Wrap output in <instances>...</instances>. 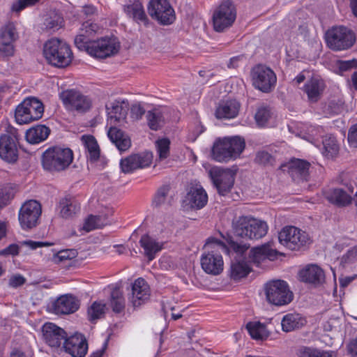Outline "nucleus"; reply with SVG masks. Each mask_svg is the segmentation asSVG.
<instances>
[{"label":"nucleus","instance_id":"f257e3e1","mask_svg":"<svg viewBox=\"0 0 357 357\" xmlns=\"http://www.w3.org/2000/svg\"><path fill=\"white\" fill-rule=\"evenodd\" d=\"M228 252L229 248L223 241L213 237L208 238L200 259L202 268L207 274H220L224 269L222 254Z\"/></svg>","mask_w":357,"mask_h":357},{"label":"nucleus","instance_id":"f03ea898","mask_svg":"<svg viewBox=\"0 0 357 357\" xmlns=\"http://www.w3.org/2000/svg\"><path fill=\"white\" fill-rule=\"evenodd\" d=\"M73 160V152L68 147L50 146L42 155L43 169L52 174L66 170Z\"/></svg>","mask_w":357,"mask_h":357},{"label":"nucleus","instance_id":"7ed1b4c3","mask_svg":"<svg viewBox=\"0 0 357 357\" xmlns=\"http://www.w3.org/2000/svg\"><path fill=\"white\" fill-rule=\"evenodd\" d=\"M245 146L244 139L238 136L218 139L213 144L212 158L219 162L236 160L243 151Z\"/></svg>","mask_w":357,"mask_h":357},{"label":"nucleus","instance_id":"20e7f679","mask_svg":"<svg viewBox=\"0 0 357 357\" xmlns=\"http://www.w3.org/2000/svg\"><path fill=\"white\" fill-rule=\"evenodd\" d=\"M43 54L49 64L59 68L68 66L73 59L70 45L58 38L50 39L45 43Z\"/></svg>","mask_w":357,"mask_h":357},{"label":"nucleus","instance_id":"39448f33","mask_svg":"<svg viewBox=\"0 0 357 357\" xmlns=\"http://www.w3.org/2000/svg\"><path fill=\"white\" fill-rule=\"evenodd\" d=\"M264 291L268 303L275 306H284L294 299V294L288 282L283 280H271L264 284Z\"/></svg>","mask_w":357,"mask_h":357},{"label":"nucleus","instance_id":"423d86ee","mask_svg":"<svg viewBox=\"0 0 357 357\" xmlns=\"http://www.w3.org/2000/svg\"><path fill=\"white\" fill-rule=\"evenodd\" d=\"M279 242L287 249L291 251L305 250L310 243L309 235L294 226H286L278 234Z\"/></svg>","mask_w":357,"mask_h":357},{"label":"nucleus","instance_id":"0eeeda50","mask_svg":"<svg viewBox=\"0 0 357 357\" xmlns=\"http://www.w3.org/2000/svg\"><path fill=\"white\" fill-rule=\"evenodd\" d=\"M43 113V103L35 97H30L17 107L15 118L18 124H27L41 119Z\"/></svg>","mask_w":357,"mask_h":357},{"label":"nucleus","instance_id":"6e6552de","mask_svg":"<svg viewBox=\"0 0 357 357\" xmlns=\"http://www.w3.org/2000/svg\"><path fill=\"white\" fill-rule=\"evenodd\" d=\"M20 135L17 129L8 128L0 135V158L9 164L16 162L19 157Z\"/></svg>","mask_w":357,"mask_h":357},{"label":"nucleus","instance_id":"1a4fd4ad","mask_svg":"<svg viewBox=\"0 0 357 357\" xmlns=\"http://www.w3.org/2000/svg\"><path fill=\"white\" fill-rule=\"evenodd\" d=\"M236 8L231 0H224L214 10L212 17L213 29L222 32L233 25L236 19Z\"/></svg>","mask_w":357,"mask_h":357},{"label":"nucleus","instance_id":"9d476101","mask_svg":"<svg viewBox=\"0 0 357 357\" xmlns=\"http://www.w3.org/2000/svg\"><path fill=\"white\" fill-rule=\"evenodd\" d=\"M328 46L333 50L340 51L351 47L355 43L353 31L343 26H336L328 30L326 34Z\"/></svg>","mask_w":357,"mask_h":357},{"label":"nucleus","instance_id":"9b49d317","mask_svg":"<svg viewBox=\"0 0 357 357\" xmlns=\"http://www.w3.org/2000/svg\"><path fill=\"white\" fill-rule=\"evenodd\" d=\"M59 98L67 110L84 113L91 107V98L75 89L63 90L59 93Z\"/></svg>","mask_w":357,"mask_h":357},{"label":"nucleus","instance_id":"f8f14e48","mask_svg":"<svg viewBox=\"0 0 357 357\" xmlns=\"http://www.w3.org/2000/svg\"><path fill=\"white\" fill-rule=\"evenodd\" d=\"M42 206L39 202L31 199L25 202L18 213V220L23 230L36 227L40 222Z\"/></svg>","mask_w":357,"mask_h":357},{"label":"nucleus","instance_id":"ddd939ff","mask_svg":"<svg viewBox=\"0 0 357 357\" xmlns=\"http://www.w3.org/2000/svg\"><path fill=\"white\" fill-rule=\"evenodd\" d=\"M253 86L263 93H269L276 85L277 77L274 71L265 65L258 64L251 70Z\"/></svg>","mask_w":357,"mask_h":357},{"label":"nucleus","instance_id":"4468645a","mask_svg":"<svg viewBox=\"0 0 357 357\" xmlns=\"http://www.w3.org/2000/svg\"><path fill=\"white\" fill-rule=\"evenodd\" d=\"M208 175L219 195L225 196L230 192L234 184L236 171L214 167L209 170Z\"/></svg>","mask_w":357,"mask_h":357},{"label":"nucleus","instance_id":"2eb2a0df","mask_svg":"<svg viewBox=\"0 0 357 357\" xmlns=\"http://www.w3.org/2000/svg\"><path fill=\"white\" fill-rule=\"evenodd\" d=\"M150 16L160 24H172L175 19V12L167 0H151L148 6Z\"/></svg>","mask_w":357,"mask_h":357},{"label":"nucleus","instance_id":"dca6fc26","mask_svg":"<svg viewBox=\"0 0 357 357\" xmlns=\"http://www.w3.org/2000/svg\"><path fill=\"white\" fill-rule=\"evenodd\" d=\"M19 35L13 22H8L0 30V58L8 59L14 55L15 48L14 43Z\"/></svg>","mask_w":357,"mask_h":357},{"label":"nucleus","instance_id":"f3484780","mask_svg":"<svg viewBox=\"0 0 357 357\" xmlns=\"http://www.w3.org/2000/svg\"><path fill=\"white\" fill-rule=\"evenodd\" d=\"M88 48L87 54L96 59H105L119 50L114 40L107 37L93 40Z\"/></svg>","mask_w":357,"mask_h":357},{"label":"nucleus","instance_id":"a211bd4d","mask_svg":"<svg viewBox=\"0 0 357 357\" xmlns=\"http://www.w3.org/2000/svg\"><path fill=\"white\" fill-rule=\"evenodd\" d=\"M152 154L149 152L132 154L120 161V167L125 174H130L139 169H144L151 165Z\"/></svg>","mask_w":357,"mask_h":357},{"label":"nucleus","instance_id":"6ab92c4d","mask_svg":"<svg viewBox=\"0 0 357 357\" xmlns=\"http://www.w3.org/2000/svg\"><path fill=\"white\" fill-rule=\"evenodd\" d=\"M63 347L72 357H84L88 351L87 341L83 335L79 333L66 337Z\"/></svg>","mask_w":357,"mask_h":357},{"label":"nucleus","instance_id":"aec40b11","mask_svg":"<svg viewBox=\"0 0 357 357\" xmlns=\"http://www.w3.org/2000/svg\"><path fill=\"white\" fill-rule=\"evenodd\" d=\"M44 340L51 347H59L63 342L67 334L61 328L50 322L45 323L42 327Z\"/></svg>","mask_w":357,"mask_h":357},{"label":"nucleus","instance_id":"412c9836","mask_svg":"<svg viewBox=\"0 0 357 357\" xmlns=\"http://www.w3.org/2000/svg\"><path fill=\"white\" fill-rule=\"evenodd\" d=\"M79 301L71 294H66L58 298L53 303V310L56 314H70L79 308Z\"/></svg>","mask_w":357,"mask_h":357},{"label":"nucleus","instance_id":"4be33fe9","mask_svg":"<svg viewBox=\"0 0 357 357\" xmlns=\"http://www.w3.org/2000/svg\"><path fill=\"white\" fill-rule=\"evenodd\" d=\"M278 255H282L276 250L273 249L269 245L264 244L259 247L252 248L249 252V262L259 266L261 262L266 259L273 261Z\"/></svg>","mask_w":357,"mask_h":357},{"label":"nucleus","instance_id":"5701e85b","mask_svg":"<svg viewBox=\"0 0 357 357\" xmlns=\"http://www.w3.org/2000/svg\"><path fill=\"white\" fill-rule=\"evenodd\" d=\"M150 287L144 278L136 279L132 285L131 302L133 306H140L147 301L150 298Z\"/></svg>","mask_w":357,"mask_h":357},{"label":"nucleus","instance_id":"b1692460","mask_svg":"<svg viewBox=\"0 0 357 357\" xmlns=\"http://www.w3.org/2000/svg\"><path fill=\"white\" fill-rule=\"evenodd\" d=\"M288 168V172L294 180L307 181L310 163L303 159L293 158L287 165H282L281 168Z\"/></svg>","mask_w":357,"mask_h":357},{"label":"nucleus","instance_id":"393cba45","mask_svg":"<svg viewBox=\"0 0 357 357\" xmlns=\"http://www.w3.org/2000/svg\"><path fill=\"white\" fill-rule=\"evenodd\" d=\"M165 243V241H159L149 234L142 235L139 240V245L144 250V255L149 261H153L156 257V255L163 249Z\"/></svg>","mask_w":357,"mask_h":357},{"label":"nucleus","instance_id":"a878e982","mask_svg":"<svg viewBox=\"0 0 357 357\" xmlns=\"http://www.w3.org/2000/svg\"><path fill=\"white\" fill-rule=\"evenodd\" d=\"M129 104L127 100H115L107 112V124L118 125L123 121L127 116Z\"/></svg>","mask_w":357,"mask_h":357},{"label":"nucleus","instance_id":"bb28decb","mask_svg":"<svg viewBox=\"0 0 357 357\" xmlns=\"http://www.w3.org/2000/svg\"><path fill=\"white\" fill-rule=\"evenodd\" d=\"M240 103L235 99H228L220 102L215 109V117L218 119L235 118L239 112Z\"/></svg>","mask_w":357,"mask_h":357},{"label":"nucleus","instance_id":"cd10ccee","mask_svg":"<svg viewBox=\"0 0 357 357\" xmlns=\"http://www.w3.org/2000/svg\"><path fill=\"white\" fill-rule=\"evenodd\" d=\"M82 141L87 161L92 164H96L100 160V149L95 137L93 135H83Z\"/></svg>","mask_w":357,"mask_h":357},{"label":"nucleus","instance_id":"c85d7f7f","mask_svg":"<svg viewBox=\"0 0 357 357\" xmlns=\"http://www.w3.org/2000/svg\"><path fill=\"white\" fill-rule=\"evenodd\" d=\"M301 280L306 283L320 284L325 278L324 271L316 264H310L299 273Z\"/></svg>","mask_w":357,"mask_h":357},{"label":"nucleus","instance_id":"c756f323","mask_svg":"<svg viewBox=\"0 0 357 357\" xmlns=\"http://www.w3.org/2000/svg\"><path fill=\"white\" fill-rule=\"evenodd\" d=\"M60 215L65 219L72 218L80 211V204L67 195L59 202Z\"/></svg>","mask_w":357,"mask_h":357},{"label":"nucleus","instance_id":"7c9ffc66","mask_svg":"<svg viewBox=\"0 0 357 357\" xmlns=\"http://www.w3.org/2000/svg\"><path fill=\"white\" fill-rule=\"evenodd\" d=\"M116 126V125H110V128L107 131V136L119 151H125L131 146L130 139L124 136L122 130L117 128Z\"/></svg>","mask_w":357,"mask_h":357},{"label":"nucleus","instance_id":"2f4dec72","mask_svg":"<svg viewBox=\"0 0 357 357\" xmlns=\"http://www.w3.org/2000/svg\"><path fill=\"white\" fill-rule=\"evenodd\" d=\"M325 197L331 204L337 206H346L351 203L350 194L341 188L330 189L325 192Z\"/></svg>","mask_w":357,"mask_h":357},{"label":"nucleus","instance_id":"473e14b6","mask_svg":"<svg viewBox=\"0 0 357 357\" xmlns=\"http://www.w3.org/2000/svg\"><path fill=\"white\" fill-rule=\"evenodd\" d=\"M189 204L193 208L201 209L208 202V195L205 190L202 187L191 188L187 195Z\"/></svg>","mask_w":357,"mask_h":357},{"label":"nucleus","instance_id":"72a5a7b5","mask_svg":"<svg viewBox=\"0 0 357 357\" xmlns=\"http://www.w3.org/2000/svg\"><path fill=\"white\" fill-rule=\"evenodd\" d=\"M50 134V129L45 125H36L26 132V141L32 144L45 141Z\"/></svg>","mask_w":357,"mask_h":357},{"label":"nucleus","instance_id":"f704fd0d","mask_svg":"<svg viewBox=\"0 0 357 357\" xmlns=\"http://www.w3.org/2000/svg\"><path fill=\"white\" fill-rule=\"evenodd\" d=\"M324 89V84L321 80L312 78L304 85V91L307 93L310 101L315 102L318 101Z\"/></svg>","mask_w":357,"mask_h":357},{"label":"nucleus","instance_id":"c9c22d12","mask_svg":"<svg viewBox=\"0 0 357 357\" xmlns=\"http://www.w3.org/2000/svg\"><path fill=\"white\" fill-rule=\"evenodd\" d=\"M306 323L305 319L298 313H289L282 319V328L285 332H290L299 328Z\"/></svg>","mask_w":357,"mask_h":357},{"label":"nucleus","instance_id":"e433bc0d","mask_svg":"<svg viewBox=\"0 0 357 357\" xmlns=\"http://www.w3.org/2000/svg\"><path fill=\"white\" fill-rule=\"evenodd\" d=\"M252 270L250 264L247 261H232L230 266L229 276L233 280L238 281L247 277Z\"/></svg>","mask_w":357,"mask_h":357},{"label":"nucleus","instance_id":"4c0bfd02","mask_svg":"<svg viewBox=\"0 0 357 357\" xmlns=\"http://www.w3.org/2000/svg\"><path fill=\"white\" fill-rule=\"evenodd\" d=\"M250 215H242L233 222V230L236 236L250 239Z\"/></svg>","mask_w":357,"mask_h":357},{"label":"nucleus","instance_id":"58836bf2","mask_svg":"<svg viewBox=\"0 0 357 357\" xmlns=\"http://www.w3.org/2000/svg\"><path fill=\"white\" fill-rule=\"evenodd\" d=\"M250 239H259L264 237L268 231V227L265 221L256 219L250 215Z\"/></svg>","mask_w":357,"mask_h":357},{"label":"nucleus","instance_id":"ea45409f","mask_svg":"<svg viewBox=\"0 0 357 357\" xmlns=\"http://www.w3.org/2000/svg\"><path fill=\"white\" fill-rule=\"evenodd\" d=\"M108 224H109V220L105 215H89L84 221L83 229L86 231H91L101 229Z\"/></svg>","mask_w":357,"mask_h":357},{"label":"nucleus","instance_id":"a19ab883","mask_svg":"<svg viewBox=\"0 0 357 357\" xmlns=\"http://www.w3.org/2000/svg\"><path fill=\"white\" fill-rule=\"evenodd\" d=\"M323 147L321 153L327 158H333L337 156L339 152V145L334 136H326L322 142Z\"/></svg>","mask_w":357,"mask_h":357},{"label":"nucleus","instance_id":"79ce46f5","mask_svg":"<svg viewBox=\"0 0 357 357\" xmlns=\"http://www.w3.org/2000/svg\"><path fill=\"white\" fill-rule=\"evenodd\" d=\"M109 305L114 312L121 313L123 312L126 307V302L123 291L120 288L116 287L112 291Z\"/></svg>","mask_w":357,"mask_h":357},{"label":"nucleus","instance_id":"37998d69","mask_svg":"<svg viewBox=\"0 0 357 357\" xmlns=\"http://www.w3.org/2000/svg\"><path fill=\"white\" fill-rule=\"evenodd\" d=\"M245 328L254 340H263L267 337L266 326L259 321H250Z\"/></svg>","mask_w":357,"mask_h":357},{"label":"nucleus","instance_id":"c03bdc74","mask_svg":"<svg viewBox=\"0 0 357 357\" xmlns=\"http://www.w3.org/2000/svg\"><path fill=\"white\" fill-rule=\"evenodd\" d=\"M106 305L100 301H94L87 310L88 319L94 322L105 313Z\"/></svg>","mask_w":357,"mask_h":357},{"label":"nucleus","instance_id":"a18cd8bd","mask_svg":"<svg viewBox=\"0 0 357 357\" xmlns=\"http://www.w3.org/2000/svg\"><path fill=\"white\" fill-rule=\"evenodd\" d=\"M272 116L271 108L268 106L259 107L255 113V119L259 127H265Z\"/></svg>","mask_w":357,"mask_h":357},{"label":"nucleus","instance_id":"49530a36","mask_svg":"<svg viewBox=\"0 0 357 357\" xmlns=\"http://www.w3.org/2000/svg\"><path fill=\"white\" fill-rule=\"evenodd\" d=\"M126 11L137 22L145 23L147 21L146 15L142 5L140 3H133L128 6Z\"/></svg>","mask_w":357,"mask_h":357},{"label":"nucleus","instance_id":"de8ad7c7","mask_svg":"<svg viewBox=\"0 0 357 357\" xmlns=\"http://www.w3.org/2000/svg\"><path fill=\"white\" fill-rule=\"evenodd\" d=\"M146 119L149 128L152 130L157 131L162 126L163 116L160 112L149 111L146 114Z\"/></svg>","mask_w":357,"mask_h":357},{"label":"nucleus","instance_id":"09e8293b","mask_svg":"<svg viewBox=\"0 0 357 357\" xmlns=\"http://www.w3.org/2000/svg\"><path fill=\"white\" fill-rule=\"evenodd\" d=\"M15 197V189L10 185L0 188V209L10 204Z\"/></svg>","mask_w":357,"mask_h":357},{"label":"nucleus","instance_id":"8fccbe9b","mask_svg":"<svg viewBox=\"0 0 357 357\" xmlns=\"http://www.w3.org/2000/svg\"><path fill=\"white\" fill-rule=\"evenodd\" d=\"M91 38V36L84 33V29H80V31L76 36L74 41L76 47L80 51H84L87 53L89 50L88 47L93 41Z\"/></svg>","mask_w":357,"mask_h":357},{"label":"nucleus","instance_id":"3c124183","mask_svg":"<svg viewBox=\"0 0 357 357\" xmlns=\"http://www.w3.org/2000/svg\"><path fill=\"white\" fill-rule=\"evenodd\" d=\"M155 147L160 160L168 158L170 151V141L168 138L158 139L155 142Z\"/></svg>","mask_w":357,"mask_h":357},{"label":"nucleus","instance_id":"603ef678","mask_svg":"<svg viewBox=\"0 0 357 357\" xmlns=\"http://www.w3.org/2000/svg\"><path fill=\"white\" fill-rule=\"evenodd\" d=\"M46 29L51 31H55L64 26L63 17L59 14H54L45 19Z\"/></svg>","mask_w":357,"mask_h":357},{"label":"nucleus","instance_id":"864d4df0","mask_svg":"<svg viewBox=\"0 0 357 357\" xmlns=\"http://www.w3.org/2000/svg\"><path fill=\"white\" fill-rule=\"evenodd\" d=\"M77 251L75 249H66L57 252L54 255L56 262H62L66 260L75 259L77 256Z\"/></svg>","mask_w":357,"mask_h":357},{"label":"nucleus","instance_id":"5fc2aeb1","mask_svg":"<svg viewBox=\"0 0 357 357\" xmlns=\"http://www.w3.org/2000/svg\"><path fill=\"white\" fill-rule=\"evenodd\" d=\"M40 0H17L13 2L11 10L15 13H20L28 7H31L38 3Z\"/></svg>","mask_w":357,"mask_h":357},{"label":"nucleus","instance_id":"6e6d98bb","mask_svg":"<svg viewBox=\"0 0 357 357\" xmlns=\"http://www.w3.org/2000/svg\"><path fill=\"white\" fill-rule=\"evenodd\" d=\"M169 191V185H162V187H160L158 190V191L153 198V204L155 206H159L162 203H164Z\"/></svg>","mask_w":357,"mask_h":357},{"label":"nucleus","instance_id":"4d7b16f0","mask_svg":"<svg viewBox=\"0 0 357 357\" xmlns=\"http://www.w3.org/2000/svg\"><path fill=\"white\" fill-rule=\"evenodd\" d=\"M302 357H333L332 352L305 348L302 352Z\"/></svg>","mask_w":357,"mask_h":357},{"label":"nucleus","instance_id":"13d9d810","mask_svg":"<svg viewBox=\"0 0 357 357\" xmlns=\"http://www.w3.org/2000/svg\"><path fill=\"white\" fill-rule=\"evenodd\" d=\"M337 67L340 71L346 72L357 67V60L353 59L347 61H338Z\"/></svg>","mask_w":357,"mask_h":357},{"label":"nucleus","instance_id":"bf43d9fd","mask_svg":"<svg viewBox=\"0 0 357 357\" xmlns=\"http://www.w3.org/2000/svg\"><path fill=\"white\" fill-rule=\"evenodd\" d=\"M20 252V246L16 243H12L8 247L0 250V256H17Z\"/></svg>","mask_w":357,"mask_h":357},{"label":"nucleus","instance_id":"052dcab7","mask_svg":"<svg viewBox=\"0 0 357 357\" xmlns=\"http://www.w3.org/2000/svg\"><path fill=\"white\" fill-rule=\"evenodd\" d=\"M145 114V109L143 106L139 104L132 105L130 108V115L135 119H140Z\"/></svg>","mask_w":357,"mask_h":357},{"label":"nucleus","instance_id":"680f3d73","mask_svg":"<svg viewBox=\"0 0 357 357\" xmlns=\"http://www.w3.org/2000/svg\"><path fill=\"white\" fill-rule=\"evenodd\" d=\"M84 29L85 33L89 34L90 36H93L98 29V26L96 23L86 21L82 24V28Z\"/></svg>","mask_w":357,"mask_h":357},{"label":"nucleus","instance_id":"e2e57ef3","mask_svg":"<svg viewBox=\"0 0 357 357\" xmlns=\"http://www.w3.org/2000/svg\"><path fill=\"white\" fill-rule=\"evenodd\" d=\"M230 246L236 253L240 255H243L250 247V245L246 243H238L234 241L230 243Z\"/></svg>","mask_w":357,"mask_h":357},{"label":"nucleus","instance_id":"0e129e2a","mask_svg":"<svg viewBox=\"0 0 357 357\" xmlns=\"http://www.w3.org/2000/svg\"><path fill=\"white\" fill-rule=\"evenodd\" d=\"M272 155L266 151H260L257 154L256 161L259 164L266 165L271 162Z\"/></svg>","mask_w":357,"mask_h":357},{"label":"nucleus","instance_id":"69168bd1","mask_svg":"<svg viewBox=\"0 0 357 357\" xmlns=\"http://www.w3.org/2000/svg\"><path fill=\"white\" fill-rule=\"evenodd\" d=\"M348 142L354 147H357V123L351 127L348 133Z\"/></svg>","mask_w":357,"mask_h":357},{"label":"nucleus","instance_id":"338daca9","mask_svg":"<svg viewBox=\"0 0 357 357\" xmlns=\"http://www.w3.org/2000/svg\"><path fill=\"white\" fill-rule=\"evenodd\" d=\"M25 278L21 275H13L9 279V285L12 287H18L23 285L25 283Z\"/></svg>","mask_w":357,"mask_h":357},{"label":"nucleus","instance_id":"774afa93","mask_svg":"<svg viewBox=\"0 0 357 357\" xmlns=\"http://www.w3.org/2000/svg\"><path fill=\"white\" fill-rule=\"evenodd\" d=\"M82 13L86 16V17H91L96 14L97 9L93 5H86L82 7Z\"/></svg>","mask_w":357,"mask_h":357}]
</instances>
